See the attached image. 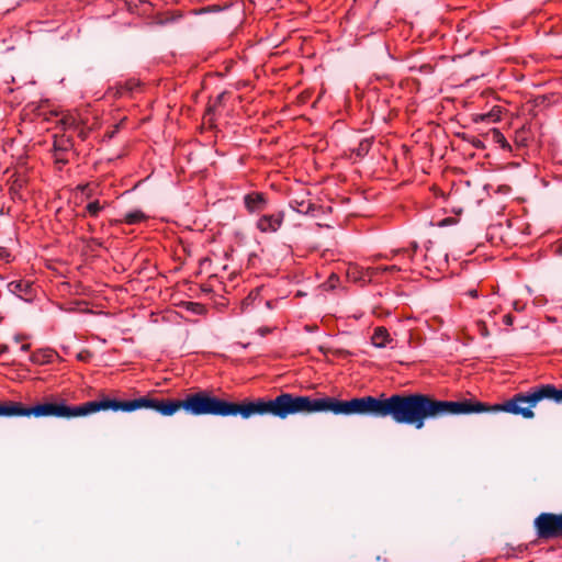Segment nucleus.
Listing matches in <instances>:
<instances>
[{
  "mask_svg": "<svg viewBox=\"0 0 562 562\" xmlns=\"http://www.w3.org/2000/svg\"><path fill=\"white\" fill-rule=\"evenodd\" d=\"M487 403L474 396L460 401L439 400L426 393H395L386 396L367 395L339 400L334 396L313 398L306 395L305 413L330 412L334 415H364L373 418L390 417L395 424L422 429L426 420L448 415H471L488 412Z\"/></svg>",
  "mask_w": 562,
  "mask_h": 562,
  "instance_id": "obj_1",
  "label": "nucleus"
},
{
  "mask_svg": "<svg viewBox=\"0 0 562 562\" xmlns=\"http://www.w3.org/2000/svg\"><path fill=\"white\" fill-rule=\"evenodd\" d=\"M306 395L281 392L274 398L257 397L231 402L216 397L210 391L190 393L183 398V411L193 416H237L247 419L254 415H270L284 419L290 415L305 413Z\"/></svg>",
  "mask_w": 562,
  "mask_h": 562,
  "instance_id": "obj_2",
  "label": "nucleus"
},
{
  "mask_svg": "<svg viewBox=\"0 0 562 562\" xmlns=\"http://www.w3.org/2000/svg\"><path fill=\"white\" fill-rule=\"evenodd\" d=\"M543 400H551L555 403H562V387L558 389L554 384H540L529 389L527 392H519L503 403L490 404L487 413H509L520 415L530 419L535 416L532 407Z\"/></svg>",
  "mask_w": 562,
  "mask_h": 562,
  "instance_id": "obj_3",
  "label": "nucleus"
},
{
  "mask_svg": "<svg viewBox=\"0 0 562 562\" xmlns=\"http://www.w3.org/2000/svg\"><path fill=\"white\" fill-rule=\"evenodd\" d=\"M27 417L75 418L106 409V396L89 401L77 406L68 405L66 400L37 403L26 408Z\"/></svg>",
  "mask_w": 562,
  "mask_h": 562,
  "instance_id": "obj_4",
  "label": "nucleus"
},
{
  "mask_svg": "<svg viewBox=\"0 0 562 562\" xmlns=\"http://www.w3.org/2000/svg\"><path fill=\"white\" fill-rule=\"evenodd\" d=\"M142 408L154 409L162 416H171L179 409H183V400L155 398L149 396L133 400H119L106 396V409L130 413Z\"/></svg>",
  "mask_w": 562,
  "mask_h": 562,
  "instance_id": "obj_5",
  "label": "nucleus"
},
{
  "mask_svg": "<svg viewBox=\"0 0 562 562\" xmlns=\"http://www.w3.org/2000/svg\"><path fill=\"white\" fill-rule=\"evenodd\" d=\"M558 516L555 513H541L533 520V528L539 540L560 539Z\"/></svg>",
  "mask_w": 562,
  "mask_h": 562,
  "instance_id": "obj_6",
  "label": "nucleus"
},
{
  "mask_svg": "<svg viewBox=\"0 0 562 562\" xmlns=\"http://www.w3.org/2000/svg\"><path fill=\"white\" fill-rule=\"evenodd\" d=\"M74 148V140L71 135L68 134H55L54 143H53V158L55 165H58V168L61 169L65 165L69 162V154Z\"/></svg>",
  "mask_w": 562,
  "mask_h": 562,
  "instance_id": "obj_7",
  "label": "nucleus"
},
{
  "mask_svg": "<svg viewBox=\"0 0 562 562\" xmlns=\"http://www.w3.org/2000/svg\"><path fill=\"white\" fill-rule=\"evenodd\" d=\"M142 89L143 83L139 79L128 78L125 81H120L109 87L105 94L113 99L132 98L135 93L140 92Z\"/></svg>",
  "mask_w": 562,
  "mask_h": 562,
  "instance_id": "obj_8",
  "label": "nucleus"
},
{
  "mask_svg": "<svg viewBox=\"0 0 562 562\" xmlns=\"http://www.w3.org/2000/svg\"><path fill=\"white\" fill-rule=\"evenodd\" d=\"M285 218L283 211H277L270 214H262L256 222V228L265 234L277 233Z\"/></svg>",
  "mask_w": 562,
  "mask_h": 562,
  "instance_id": "obj_9",
  "label": "nucleus"
},
{
  "mask_svg": "<svg viewBox=\"0 0 562 562\" xmlns=\"http://www.w3.org/2000/svg\"><path fill=\"white\" fill-rule=\"evenodd\" d=\"M245 210L249 214H260L267 210L269 199L265 192L251 191L243 198Z\"/></svg>",
  "mask_w": 562,
  "mask_h": 562,
  "instance_id": "obj_10",
  "label": "nucleus"
},
{
  "mask_svg": "<svg viewBox=\"0 0 562 562\" xmlns=\"http://www.w3.org/2000/svg\"><path fill=\"white\" fill-rule=\"evenodd\" d=\"M50 115L56 119V126L60 127L65 134H67L68 132H74V130L78 127V124L81 121V117L78 113L69 111L52 112Z\"/></svg>",
  "mask_w": 562,
  "mask_h": 562,
  "instance_id": "obj_11",
  "label": "nucleus"
},
{
  "mask_svg": "<svg viewBox=\"0 0 562 562\" xmlns=\"http://www.w3.org/2000/svg\"><path fill=\"white\" fill-rule=\"evenodd\" d=\"M9 194L13 201H23L22 190L27 184V177L24 173L14 172L10 179Z\"/></svg>",
  "mask_w": 562,
  "mask_h": 562,
  "instance_id": "obj_12",
  "label": "nucleus"
},
{
  "mask_svg": "<svg viewBox=\"0 0 562 562\" xmlns=\"http://www.w3.org/2000/svg\"><path fill=\"white\" fill-rule=\"evenodd\" d=\"M26 408L22 402L3 401L0 402V417H27Z\"/></svg>",
  "mask_w": 562,
  "mask_h": 562,
  "instance_id": "obj_13",
  "label": "nucleus"
},
{
  "mask_svg": "<svg viewBox=\"0 0 562 562\" xmlns=\"http://www.w3.org/2000/svg\"><path fill=\"white\" fill-rule=\"evenodd\" d=\"M484 140L497 145L499 148L506 151H512V146L507 142L504 134L498 128H491L482 135Z\"/></svg>",
  "mask_w": 562,
  "mask_h": 562,
  "instance_id": "obj_14",
  "label": "nucleus"
},
{
  "mask_svg": "<svg viewBox=\"0 0 562 562\" xmlns=\"http://www.w3.org/2000/svg\"><path fill=\"white\" fill-rule=\"evenodd\" d=\"M110 203L108 201H100L99 199H95L93 201H90L85 206L81 216L82 217H91V218H98L103 210H105Z\"/></svg>",
  "mask_w": 562,
  "mask_h": 562,
  "instance_id": "obj_15",
  "label": "nucleus"
},
{
  "mask_svg": "<svg viewBox=\"0 0 562 562\" xmlns=\"http://www.w3.org/2000/svg\"><path fill=\"white\" fill-rule=\"evenodd\" d=\"M8 289L21 299L32 295V283L27 280L11 281L8 284Z\"/></svg>",
  "mask_w": 562,
  "mask_h": 562,
  "instance_id": "obj_16",
  "label": "nucleus"
},
{
  "mask_svg": "<svg viewBox=\"0 0 562 562\" xmlns=\"http://www.w3.org/2000/svg\"><path fill=\"white\" fill-rule=\"evenodd\" d=\"M371 341L374 347L384 348L387 344L392 341V338L386 327L378 326L373 330Z\"/></svg>",
  "mask_w": 562,
  "mask_h": 562,
  "instance_id": "obj_17",
  "label": "nucleus"
},
{
  "mask_svg": "<svg viewBox=\"0 0 562 562\" xmlns=\"http://www.w3.org/2000/svg\"><path fill=\"white\" fill-rule=\"evenodd\" d=\"M148 216L140 210H133L127 212L122 220L116 221V223H124L127 225H136L145 222Z\"/></svg>",
  "mask_w": 562,
  "mask_h": 562,
  "instance_id": "obj_18",
  "label": "nucleus"
},
{
  "mask_svg": "<svg viewBox=\"0 0 562 562\" xmlns=\"http://www.w3.org/2000/svg\"><path fill=\"white\" fill-rule=\"evenodd\" d=\"M291 207L300 214H310L314 211V204L310 200L292 199Z\"/></svg>",
  "mask_w": 562,
  "mask_h": 562,
  "instance_id": "obj_19",
  "label": "nucleus"
},
{
  "mask_svg": "<svg viewBox=\"0 0 562 562\" xmlns=\"http://www.w3.org/2000/svg\"><path fill=\"white\" fill-rule=\"evenodd\" d=\"M501 109L498 106H494L491 111L486 113L476 114L474 117V122H497L501 120Z\"/></svg>",
  "mask_w": 562,
  "mask_h": 562,
  "instance_id": "obj_20",
  "label": "nucleus"
},
{
  "mask_svg": "<svg viewBox=\"0 0 562 562\" xmlns=\"http://www.w3.org/2000/svg\"><path fill=\"white\" fill-rule=\"evenodd\" d=\"M371 147L372 140L369 138H364L357 145V147L351 149V154L355 155L357 158L362 159L369 154Z\"/></svg>",
  "mask_w": 562,
  "mask_h": 562,
  "instance_id": "obj_21",
  "label": "nucleus"
},
{
  "mask_svg": "<svg viewBox=\"0 0 562 562\" xmlns=\"http://www.w3.org/2000/svg\"><path fill=\"white\" fill-rule=\"evenodd\" d=\"M53 356L54 355L50 350H43V351L34 352L31 356V360L34 363L44 364V363H49L52 361Z\"/></svg>",
  "mask_w": 562,
  "mask_h": 562,
  "instance_id": "obj_22",
  "label": "nucleus"
},
{
  "mask_svg": "<svg viewBox=\"0 0 562 562\" xmlns=\"http://www.w3.org/2000/svg\"><path fill=\"white\" fill-rule=\"evenodd\" d=\"M418 250V245L416 243H413L409 248H402L398 250H394V256L401 255L403 258H406L407 260L412 261L414 255Z\"/></svg>",
  "mask_w": 562,
  "mask_h": 562,
  "instance_id": "obj_23",
  "label": "nucleus"
},
{
  "mask_svg": "<svg viewBox=\"0 0 562 562\" xmlns=\"http://www.w3.org/2000/svg\"><path fill=\"white\" fill-rule=\"evenodd\" d=\"M74 132L77 133V136L81 140H86L91 133V128L89 126H87V124L81 120L80 123L78 124V127L75 128Z\"/></svg>",
  "mask_w": 562,
  "mask_h": 562,
  "instance_id": "obj_24",
  "label": "nucleus"
},
{
  "mask_svg": "<svg viewBox=\"0 0 562 562\" xmlns=\"http://www.w3.org/2000/svg\"><path fill=\"white\" fill-rule=\"evenodd\" d=\"M514 142H515V145L519 148L527 147L529 138L527 136L526 131H524V130L517 131L515 134Z\"/></svg>",
  "mask_w": 562,
  "mask_h": 562,
  "instance_id": "obj_25",
  "label": "nucleus"
},
{
  "mask_svg": "<svg viewBox=\"0 0 562 562\" xmlns=\"http://www.w3.org/2000/svg\"><path fill=\"white\" fill-rule=\"evenodd\" d=\"M373 270L375 271V273H379V272H381V273H384V272L394 273V272L402 271L403 267L402 266H397V265L378 266V267L373 268Z\"/></svg>",
  "mask_w": 562,
  "mask_h": 562,
  "instance_id": "obj_26",
  "label": "nucleus"
},
{
  "mask_svg": "<svg viewBox=\"0 0 562 562\" xmlns=\"http://www.w3.org/2000/svg\"><path fill=\"white\" fill-rule=\"evenodd\" d=\"M225 97V92L223 93H220L214 103L213 104H209L207 108H206V112H205V116H210L214 111H215V108L217 106V104H221L222 100L224 99Z\"/></svg>",
  "mask_w": 562,
  "mask_h": 562,
  "instance_id": "obj_27",
  "label": "nucleus"
},
{
  "mask_svg": "<svg viewBox=\"0 0 562 562\" xmlns=\"http://www.w3.org/2000/svg\"><path fill=\"white\" fill-rule=\"evenodd\" d=\"M485 142L484 140V137L482 138H479V137H474L473 140H472V145L477 148V149H484L485 148Z\"/></svg>",
  "mask_w": 562,
  "mask_h": 562,
  "instance_id": "obj_28",
  "label": "nucleus"
},
{
  "mask_svg": "<svg viewBox=\"0 0 562 562\" xmlns=\"http://www.w3.org/2000/svg\"><path fill=\"white\" fill-rule=\"evenodd\" d=\"M11 258V254L5 247H0V260H4L5 262H9Z\"/></svg>",
  "mask_w": 562,
  "mask_h": 562,
  "instance_id": "obj_29",
  "label": "nucleus"
},
{
  "mask_svg": "<svg viewBox=\"0 0 562 562\" xmlns=\"http://www.w3.org/2000/svg\"><path fill=\"white\" fill-rule=\"evenodd\" d=\"M477 326H479L481 336L487 337L490 335L485 322H483V321L477 322Z\"/></svg>",
  "mask_w": 562,
  "mask_h": 562,
  "instance_id": "obj_30",
  "label": "nucleus"
},
{
  "mask_svg": "<svg viewBox=\"0 0 562 562\" xmlns=\"http://www.w3.org/2000/svg\"><path fill=\"white\" fill-rule=\"evenodd\" d=\"M339 281V278L337 274L335 273H331L327 280V284L330 289H335L336 288V283Z\"/></svg>",
  "mask_w": 562,
  "mask_h": 562,
  "instance_id": "obj_31",
  "label": "nucleus"
},
{
  "mask_svg": "<svg viewBox=\"0 0 562 562\" xmlns=\"http://www.w3.org/2000/svg\"><path fill=\"white\" fill-rule=\"evenodd\" d=\"M514 319L515 317L508 313V314H505L503 316V323L506 325V326H512L514 324Z\"/></svg>",
  "mask_w": 562,
  "mask_h": 562,
  "instance_id": "obj_32",
  "label": "nucleus"
},
{
  "mask_svg": "<svg viewBox=\"0 0 562 562\" xmlns=\"http://www.w3.org/2000/svg\"><path fill=\"white\" fill-rule=\"evenodd\" d=\"M558 516V527H559V536H560V539H562V513L560 514H557Z\"/></svg>",
  "mask_w": 562,
  "mask_h": 562,
  "instance_id": "obj_33",
  "label": "nucleus"
},
{
  "mask_svg": "<svg viewBox=\"0 0 562 562\" xmlns=\"http://www.w3.org/2000/svg\"><path fill=\"white\" fill-rule=\"evenodd\" d=\"M90 243L95 247H103V241L99 238H91Z\"/></svg>",
  "mask_w": 562,
  "mask_h": 562,
  "instance_id": "obj_34",
  "label": "nucleus"
},
{
  "mask_svg": "<svg viewBox=\"0 0 562 562\" xmlns=\"http://www.w3.org/2000/svg\"><path fill=\"white\" fill-rule=\"evenodd\" d=\"M9 351V346L4 344H0V356L7 353Z\"/></svg>",
  "mask_w": 562,
  "mask_h": 562,
  "instance_id": "obj_35",
  "label": "nucleus"
},
{
  "mask_svg": "<svg viewBox=\"0 0 562 562\" xmlns=\"http://www.w3.org/2000/svg\"><path fill=\"white\" fill-rule=\"evenodd\" d=\"M467 294L471 297H477V290L476 289H471L467 292Z\"/></svg>",
  "mask_w": 562,
  "mask_h": 562,
  "instance_id": "obj_36",
  "label": "nucleus"
},
{
  "mask_svg": "<svg viewBox=\"0 0 562 562\" xmlns=\"http://www.w3.org/2000/svg\"><path fill=\"white\" fill-rule=\"evenodd\" d=\"M29 349H30V345H29V344H24V345H22V347H21V350H22V351H27Z\"/></svg>",
  "mask_w": 562,
  "mask_h": 562,
  "instance_id": "obj_37",
  "label": "nucleus"
},
{
  "mask_svg": "<svg viewBox=\"0 0 562 562\" xmlns=\"http://www.w3.org/2000/svg\"><path fill=\"white\" fill-rule=\"evenodd\" d=\"M78 359L81 360V361H86L87 360V356H83L82 353H79L78 355Z\"/></svg>",
  "mask_w": 562,
  "mask_h": 562,
  "instance_id": "obj_38",
  "label": "nucleus"
}]
</instances>
